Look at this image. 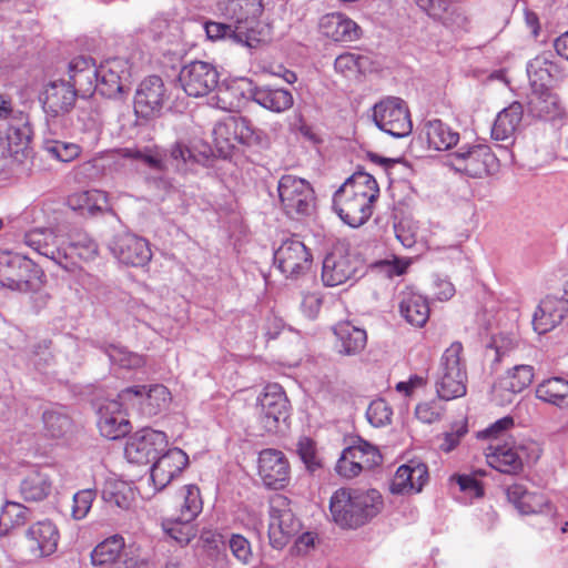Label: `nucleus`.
Returning <instances> with one entry per match:
<instances>
[{"label": "nucleus", "instance_id": "nucleus-37", "mask_svg": "<svg viewBox=\"0 0 568 568\" xmlns=\"http://www.w3.org/2000/svg\"><path fill=\"white\" fill-rule=\"evenodd\" d=\"M252 99L258 105L272 112L281 113L293 106L294 99L286 89L258 87L252 91Z\"/></svg>", "mask_w": 568, "mask_h": 568}, {"label": "nucleus", "instance_id": "nucleus-30", "mask_svg": "<svg viewBox=\"0 0 568 568\" xmlns=\"http://www.w3.org/2000/svg\"><path fill=\"white\" fill-rule=\"evenodd\" d=\"M42 435L51 440H68L74 433L72 418L62 407H50L41 416Z\"/></svg>", "mask_w": 568, "mask_h": 568}, {"label": "nucleus", "instance_id": "nucleus-40", "mask_svg": "<svg viewBox=\"0 0 568 568\" xmlns=\"http://www.w3.org/2000/svg\"><path fill=\"white\" fill-rule=\"evenodd\" d=\"M424 133L428 146L437 150H449L459 141V133L440 120H432L425 124Z\"/></svg>", "mask_w": 568, "mask_h": 568}, {"label": "nucleus", "instance_id": "nucleus-64", "mask_svg": "<svg viewBox=\"0 0 568 568\" xmlns=\"http://www.w3.org/2000/svg\"><path fill=\"white\" fill-rule=\"evenodd\" d=\"M449 0H415L416 6L430 19L439 21L448 10Z\"/></svg>", "mask_w": 568, "mask_h": 568}, {"label": "nucleus", "instance_id": "nucleus-8", "mask_svg": "<svg viewBox=\"0 0 568 568\" xmlns=\"http://www.w3.org/2000/svg\"><path fill=\"white\" fill-rule=\"evenodd\" d=\"M119 398L126 406L138 408L142 415L148 417L165 410L172 400L169 388L162 384L134 385L122 389Z\"/></svg>", "mask_w": 568, "mask_h": 568}, {"label": "nucleus", "instance_id": "nucleus-33", "mask_svg": "<svg viewBox=\"0 0 568 568\" xmlns=\"http://www.w3.org/2000/svg\"><path fill=\"white\" fill-rule=\"evenodd\" d=\"M172 503L175 511L173 516L185 521H194L203 508L200 488L193 484L181 487L175 493Z\"/></svg>", "mask_w": 568, "mask_h": 568}, {"label": "nucleus", "instance_id": "nucleus-34", "mask_svg": "<svg viewBox=\"0 0 568 568\" xmlns=\"http://www.w3.org/2000/svg\"><path fill=\"white\" fill-rule=\"evenodd\" d=\"M97 69L93 60L87 57H77L69 63L70 85L77 91L89 93L95 87Z\"/></svg>", "mask_w": 568, "mask_h": 568}, {"label": "nucleus", "instance_id": "nucleus-45", "mask_svg": "<svg viewBox=\"0 0 568 568\" xmlns=\"http://www.w3.org/2000/svg\"><path fill=\"white\" fill-rule=\"evenodd\" d=\"M124 550V539L114 535L101 541L91 552V561L94 566H104L120 558Z\"/></svg>", "mask_w": 568, "mask_h": 568}, {"label": "nucleus", "instance_id": "nucleus-17", "mask_svg": "<svg viewBox=\"0 0 568 568\" xmlns=\"http://www.w3.org/2000/svg\"><path fill=\"white\" fill-rule=\"evenodd\" d=\"M59 540L57 525L48 519L32 524L24 532V546L33 559L52 556L58 549Z\"/></svg>", "mask_w": 568, "mask_h": 568}, {"label": "nucleus", "instance_id": "nucleus-52", "mask_svg": "<svg viewBox=\"0 0 568 568\" xmlns=\"http://www.w3.org/2000/svg\"><path fill=\"white\" fill-rule=\"evenodd\" d=\"M240 91L233 85H221L210 99V104L223 111L233 112L241 105Z\"/></svg>", "mask_w": 568, "mask_h": 568}, {"label": "nucleus", "instance_id": "nucleus-59", "mask_svg": "<svg viewBox=\"0 0 568 568\" xmlns=\"http://www.w3.org/2000/svg\"><path fill=\"white\" fill-rule=\"evenodd\" d=\"M518 511L523 515L551 513V505L544 495L528 493Z\"/></svg>", "mask_w": 568, "mask_h": 568}, {"label": "nucleus", "instance_id": "nucleus-48", "mask_svg": "<svg viewBox=\"0 0 568 568\" xmlns=\"http://www.w3.org/2000/svg\"><path fill=\"white\" fill-rule=\"evenodd\" d=\"M162 528L168 536L181 546L187 545L196 536L193 521H185L176 516L163 520Z\"/></svg>", "mask_w": 568, "mask_h": 568}, {"label": "nucleus", "instance_id": "nucleus-31", "mask_svg": "<svg viewBox=\"0 0 568 568\" xmlns=\"http://www.w3.org/2000/svg\"><path fill=\"white\" fill-rule=\"evenodd\" d=\"M567 307L562 300L546 296L537 307L532 325L538 334H545L555 328L565 317Z\"/></svg>", "mask_w": 568, "mask_h": 568}, {"label": "nucleus", "instance_id": "nucleus-7", "mask_svg": "<svg viewBox=\"0 0 568 568\" xmlns=\"http://www.w3.org/2000/svg\"><path fill=\"white\" fill-rule=\"evenodd\" d=\"M281 206L288 216L308 215L315 204L312 185L296 175H283L277 183Z\"/></svg>", "mask_w": 568, "mask_h": 568}, {"label": "nucleus", "instance_id": "nucleus-23", "mask_svg": "<svg viewBox=\"0 0 568 568\" xmlns=\"http://www.w3.org/2000/svg\"><path fill=\"white\" fill-rule=\"evenodd\" d=\"M258 475L268 488L281 489L290 480V465L281 450L264 449L258 457Z\"/></svg>", "mask_w": 568, "mask_h": 568}, {"label": "nucleus", "instance_id": "nucleus-22", "mask_svg": "<svg viewBox=\"0 0 568 568\" xmlns=\"http://www.w3.org/2000/svg\"><path fill=\"white\" fill-rule=\"evenodd\" d=\"M166 100V90L162 79L151 75L144 79L138 87L134 95L135 113L142 118H150L163 108Z\"/></svg>", "mask_w": 568, "mask_h": 568}, {"label": "nucleus", "instance_id": "nucleus-46", "mask_svg": "<svg viewBox=\"0 0 568 568\" xmlns=\"http://www.w3.org/2000/svg\"><path fill=\"white\" fill-rule=\"evenodd\" d=\"M30 510L20 503L6 501L0 511V536L8 535L12 529L24 525Z\"/></svg>", "mask_w": 568, "mask_h": 568}, {"label": "nucleus", "instance_id": "nucleus-47", "mask_svg": "<svg viewBox=\"0 0 568 568\" xmlns=\"http://www.w3.org/2000/svg\"><path fill=\"white\" fill-rule=\"evenodd\" d=\"M556 65L549 61L545 55H537L527 67V74L530 80L531 88H546L549 87L552 78V71Z\"/></svg>", "mask_w": 568, "mask_h": 568}, {"label": "nucleus", "instance_id": "nucleus-43", "mask_svg": "<svg viewBox=\"0 0 568 568\" xmlns=\"http://www.w3.org/2000/svg\"><path fill=\"white\" fill-rule=\"evenodd\" d=\"M335 335L341 342V352L353 355L364 349L367 341L366 332L348 322L339 323L334 328Z\"/></svg>", "mask_w": 568, "mask_h": 568}, {"label": "nucleus", "instance_id": "nucleus-54", "mask_svg": "<svg viewBox=\"0 0 568 568\" xmlns=\"http://www.w3.org/2000/svg\"><path fill=\"white\" fill-rule=\"evenodd\" d=\"M43 150L51 158L65 163L75 160L81 153V148L78 144L58 140L47 141Z\"/></svg>", "mask_w": 568, "mask_h": 568}, {"label": "nucleus", "instance_id": "nucleus-38", "mask_svg": "<svg viewBox=\"0 0 568 568\" xmlns=\"http://www.w3.org/2000/svg\"><path fill=\"white\" fill-rule=\"evenodd\" d=\"M51 489L50 476L40 469L28 473L20 484V494L26 501H41L50 495Z\"/></svg>", "mask_w": 568, "mask_h": 568}, {"label": "nucleus", "instance_id": "nucleus-15", "mask_svg": "<svg viewBox=\"0 0 568 568\" xmlns=\"http://www.w3.org/2000/svg\"><path fill=\"white\" fill-rule=\"evenodd\" d=\"M111 253L123 264L144 266L152 258L149 242L129 232H120L109 242Z\"/></svg>", "mask_w": 568, "mask_h": 568}, {"label": "nucleus", "instance_id": "nucleus-13", "mask_svg": "<svg viewBox=\"0 0 568 568\" xmlns=\"http://www.w3.org/2000/svg\"><path fill=\"white\" fill-rule=\"evenodd\" d=\"M166 446L168 437L163 432L143 428L129 438L124 454L130 463L148 464L156 459Z\"/></svg>", "mask_w": 568, "mask_h": 568}, {"label": "nucleus", "instance_id": "nucleus-50", "mask_svg": "<svg viewBox=\"0 0 568 568\" xmlns=\"http://www.w3.org/2000/svg\"><path fill=\"white\" fill-rule=\"evenodd\" d=\"M368 58L352 52L339 54L334 62V69L344 78H355L366 68Z\"/></svg>", "mask_w": 568, "mask_h": 568}, {"label": "nucleus", "instance_id": "nucleus-1", "mask_svg": "<svg viewBox=\"0 0 568 568\" xmlns=\"http://www.w3.org/2000/svg\"><path fill=\"white\" fill-rule=\"evenodd\" d=\"M217 10L227 22H205L209 39H226L248 49L256 48L264 40L260 29V18L264 11L262 0H221Z\"/></svg>", "mask_w": 568, "mask_h": 568}, {"label": "nucleus", "instance_id": "nucleus-4", "mask_svg": "<svg viewBox=\"0 0 568 568\" xmlns=\"http://www.w3.org/2000/svg\"><path fill=\"white\" fill-rule=\"evenodd\" d=\"M463 345L454 342L440 357L435 387L440 399L450 400L466 394L467 372L462 361Z\"/></svg>", "mask_w": 568, "mask_h": 568}, {"label": "nucleus", "instance_id": "nucleus-27", "mask_svg": "<svg viewBox=\"0 0 568 568\" xmlns=\"http://www.w3.org/2000/svg\"><path fill=\"white\" fill-rule=\"evenodd\" d=\"M534 379V368L530 365H516L503 376L498 385L494 387L496 398L500 397V403H511L513 396L523 392Z\"/></svg>", "mask_w": 568, "mask_h": 568}, {"label": "nucleus", "instance_id": "nucleus-19", "mask_svg": "<svg viewBox=\"0 0 568 568\" xmlns=\"http://www.w3.org/2000/svg\"><path fill=\"white\" fill-rule=\"evenodd\" d=\"M129 79V62L122 58L110 59L97 69L94 90L106 98H116Z\"/></svg>", "mask_w": 568, "mask_h": 568}, {"label": "nucleus", "instance_id": "nucleus-25", "mask_svg": "<svg viewBox=\"0 0 568 568\" xmlns=\"http://www.w3.org/2000/svg\"><path fill=\"white\" fill-rule=\"evenodd\" d=\"M23 242L40 255L64 266L67 252L62 248V241L53 229L34 227L24 234Z\"/></svg>", "mask_w": 568, "mask_h": 568}, {"label": "nucleus", "instance_id": "nucleus-58", "mask_svg": "<svg viewBox=\"0 0 568 568\" xmlns=\"http://www.w3.org/2000/svg\"><path fill=\"white\" fill-rule=\"evenodd\" d=\"M97 497L94 489H82L74 494L71 515L73 519L81 520L89 514L92 503Z\"/></svg>", "mask_w": 568, "mask_h": 568}, {"label": "nucleus", "instance_id": "nucleus-49", "mask_svg": "<svg viewBox=\"0 0 568 568\" xmlns=\"http://www.w3.org/2000/svg\"><path fill=\"white\" fill-rule=\"evenodd\" d=\"M349 458L356 462V466L362 471L363 469H371L381 463L382 456L377 448L371 444L363 442L356 446L345 448Z\"/></svg>", "mask_w": 568, "mask_h": 568}, {"label": "nucleus", "instance_id": "nucleus-32", "mask_svg": "<svg viewBox=\"0 0 568 568\" xmlns=\"http://www.w3.org/2000/svg\"><path fill=\"white\" fill-rule=\"evenodd\" d=\"M427 479V468L424 464L400 466L390 484L393 494L419 493Z\"/></svg>", "mask_w": 568, "mask_h": 568}, {"label": "nucleus", "instance_id": "nucleus-60", "mask_svg": "<svg viewBox=\"0 0 568 568\" xmlns=\"http://www.w3.org/2000/svg\"><path fill=\"white\" fill-rule=\"evenodd\" d=\"M444 413V407L438 400H429L422 403L416 406L415 415L416 417L427 424L435 423L440 419Z\"/></svg>", "mask_w": 568, "mask_h": 568}, {"label": "nucleus", "instance_id": "nucleus-9", "mask_svg": "<svg viewBox=\"0 0 568 568\" xmlns=\"http://www.w3.org/2000/svg\"><path fill=\"white\" fill-rule=\"evenodd\" d=\"M373 120L378 129L395 138L407 136L413 130L407 105L396 97H388L376 103Z\"/></svg>", "mask_w": 568, "mask_h": 568}, {"label": "nucleus", "instance_id": "nucleus-26", "mask_svg": "<svg viewBox=\"0 0 568 568\" xmlns=\"http://www.w3.org/2000/svg\"><path fill=\"white\" fill-rule=\"evenodd\" d=\"M320 32L334 42H355L362 37L361 27L343 13H327L320 19Z\"/></svg>", "mask_w": 568, "mask_h": 568}, {"label": "nucleus", "instance_id": "nucleus-21", "mask_svg": "<svg viewBox=\"0 0 568 568\" xmlns=\"http://www.w3.org/2000/svg\"><path fill=\"white\" fill-rule=\"evenodd\" d=\"M123 403L119 399L105 400L98 410V427L106 439L115 440L130 433V423L124 413Z\"/></svg>", "mask_w": 568, "mask_h": 568}, {"label": "nucleus", "instance_id": "nucleus-6", "mask_svg": "<svg viewBox=\"0 0 568 568\" xmlns=\"http://www.w3.org/2000/svg\"><path fill=\"white\" fill-rule=\"evenodd\" d=\"M258 142V133L243 116H227L213 129V143L222 158L230 156L239 143L251 145Z\"/></svg>", "mask_w": 568, "mask_h": 568}, {"label": "nucleus", "instance_id": "nucleus-2", "mask_svg": "<svg viewBox=\"0 0 568 568\" xmlns=\"http://www.w3.org/2000/svg\"><path fill=\"white\" fill-rule=\"evenodd\" d=\"M378 195L379 187L375 178L357 171L335 192L333 206L345 224L358 227L372 216Z\"/></svg>", "mask_w": 568, "mask_h": 568}, {"label": "nucleus", "instance_id": "nucleus-28", "mask_svg": "<svg viewBox=\"0 0 568 568\" xmlns=\"http://www.w3.org/2000/svg\"><path fill=\"white\" fill-rule=\"evenodd\" d=\"M75 90L64 81L49 83L42 94V104L47 113L53 116L68 113L74 105Z\"/></svg>", "mask_w": 568, "mask_h": 568}, {"label": "nucleus", "instance_id": "nucleus-55", "mask_svg": "<svg viewBox=\"0 0 568 568\" xmlns=\"http://www.w3.org/2000/svg\"><path fill=\"white\" fill-rule=\"evenodd\" d=\"M439 22L452 32H467L470 24L466 13L452 2L448 3V10L443 13Z\"/></svg>", "mask_w": 568, "mask_h": 568}, {"label": "nucleus", "instance_id": "nucleus-41", "mask_svg": "<svg viewBox=\"0 0 568 568\" xmlns=\"http://www.w3.org/2000/svg\"><path fill=\"white\" fill-rule=\"evenodd\" d=\"M102 498L111 508L129 510L135 500V491L130 484L113 480L105 485L102 491Z\"/></svg>", "mask_w": 568, "mask_h": 568}, {"label": "nucleus", "instance_id": "nucleus-20", "mask_svg": "<svg viewBox=\"0 0 568 568\" xmlns=\"http://www.w3.org/2000/svg\"><path fill=\"white\" fill-rule=\"evenodd\" d=\"M30 263L26 257L8 251L0 252V284L11 290L30 292L34 290L28 277Z\"/></svg>", "mask_w": 568, "mask_h": 568}, {"label": "nucleus", "instance_id": "nucleus-35", "mask_svg": "<svg viewBox=\"0 0 568 568\" xmlns=\"http://www.w3.org/2000/svg\"><path fill=\"white\" fill-rule=\"evenodd\" d=\"M523 119V106L518 102L511 103L500 111L491 128V138L496 141L508 142L513 139Z\"/></svg>", "mask_w": 568, "mask_h": 568}, {"label": "nucleus", "instance_id": "nucleus-3", "mask_svg": "<svg viewBox=\"0 0 568 568\" xmlns=\"http://www.w3.org/2000/svg\"><path fill=\"white\" fill-rule=\"evenodd\" d=\"M382 496L376 489H337L329 500L333 521L342 528H357L382 509Z\"/></svg>", "mask_w": 568, "mask_h": 568}, {"label": "nucleus", "instance_id": "nucleus-63", "mask_svg": "<svg viewBox=\"0 0 568 568\" xmlns=\"http://www.w3.org/2000/svg\"><path fill=\"white\" fill-rule=\"evenodd\" d=\"M297 452L306 465L307 469L314 471L320 467V462L316 457L315 445L310 438H302L297 445Z\"/></svg>", "mask_w": 568, "mask_h": 568}, {"label": "nucleus", "instance_id": "nucleus-24", "mask_svg": "<svg viewBox=\"0 0 568 568\" xmlns=\"http://www.w3.org/2000/svg\"><path fill=\"white\" fill-rule=\"evenodd\" d=\"M189 464L187 455L180 448L165 449L151 468V479L156 489L165 488Z\"/></svg>", "mask_w": 568, "mask_h": 568}, {"label": "nucleus", "instance_id": "nucleus-51", "mask_svg": "<svg viewBox=\"0 0 568 568\" xmlns=\"http://www.w3.org/2000/svg\"><path fill=\"white\" fill-rule=\"evenodd\" d=\"M105 352L112 363L126 369H138L146 363L143 355L133 353L120 345H110Z\"/></svg>", "mask_w": 568, "mask_h": 568}, {"label": "nucleus", "instance_id": "nucleus-42", "mask_svg": "<svg viewBox=\"0 0 568 568\" xmlns=\"http://www.w3.org/2000/svg\"><path fill=\"white\" fill-rule=\"evenodd\" d=\"M536 397L545 403L564 407L568 404V381L561 377L548 378L536 387Z\"/></svg>", "mask_w": 568, "mask_h": 568}, {"label": "nucleus", "instance_id": "nucleus-36", "mask_svg": "<svg viewBox=\"0 0 568 568\" xmlns=\"http://www.w3.org/2000/svg\"><path fill=\"white\" fill-rule=\"evenodd\" d=\"M68 203L74 211L83 215L94 216L110 209L108 193L101 190H90L72 194Z\"/></svg>", "mask_w": 568, "mask_h": 568}, {"label": "nucleus", "instance_id": "nucleus-53", "mask_svg": "<svg viewBox=\"0 0 568 568\" xmlns=\"http://www.w3.org/2000/svg\"><path fill=\"white\" fill-rule=\"evenodd\" d=\"M118 156L129 159L131 161L142 162L151 169L161 170L163 168L162 158L149 148L139 149L122 148L115 151Z\"/></svg>", "mask_w": 568, "mask_h": 568}, {"label": "nucleus", "instance_id": "nucleus-44", "mask_svg": "<svg viewBox=\"0 0 568 568\" xmlns=\"http://www.w3.org/2000/svg\"><path fill=\"white\" fill-rule=\"evenodd\" d=\"M528 105L530 112L537 116H549L557 113L559 109V100L552 94L548 87L532 88L528 97Z\"/></svg>", "mask_w": 568, "mask_h": 568}, {"label": "nucleus", "instance_id": "nucleus-56", "mask_svg": "<svg viewBox=\"0 0 568 568\" xmlns=\"http://www.w3.org/2000/svg\"><path fill=\"white\" fill-rule=\"evenodd\" d=\"M69 246L85 261L93 260L98 255V244L85 233L73 234Z\"/></svg>", "mask_w": 568, "mask_h": 568}, {"label": "nucleus", "instance_id": "nucleus-39", "mask_svg": "<svg viewBox=\"0 0 568 568\" xmlns=\"http://www.w3.org/2000/svg\"><path fill=\"white\" fill-rule=\"evenodd\" d=\"M486 454L487 463L493 468L504 474H518L523 469V460L515 447L490 446Z\"/></svg>", "mask_w": 568, "mask_h": 568}, {"label": "nucleus", "instance_id": "nucleus-57", "mask_svg": "<svg viewBox=\"0 0 568 568\" xmlns=\"http://www.w3.org/2000/svg\"><path fill=\"white\" fill-rule=\"evenodd\" d=\"M392 415V408L382 398L373 400L366 410L368 422L375 427H382L389 424Z\"/></svg>", "mask_w": 568, "mask_h": 568}, {"label": "nucleus", "instance_id": "nucleus-61", "mask_svg": "<svg viewBox=\"0 0 568 568\" xmlns=\"http://www.w3.org/2000/svg\"><path fill=\"white\" fill-rule=\"evenodd\" d=\"M229 548L232 555L243 564H248L252 559L251 544L242 535L233 534L229 539Z\"/></svg>", "mask_w": 568, "mask_h": 568}, {"label": "nucleus", "instance_id": "nucleus-16", "mask_svg": "<svg viewBox=\"0 0 568 568\" xmlns=\"http://www.w3.org/2000/svg\"><path fill=\"white\" fill-rule=\"evenodd\" d=\"M274 263L286 277H297L311 268L312 255L302 241L292 237L275 251Z\"/></svg>", "mask_w": 568, "mask_h": 568}, {"label": "nucleus", "instance_id": "nucleus-10", "mask_svg": "<svg viewBox=\"0 0 568 568\" xmlns=\"http://www.w3.org/2000/svg\"><path fill=\"white\" fill-rule=\"evenodd\" d=\"M362 268L361 261L344 244L335 245L326 254L322 267V281L326 286H338L354 281Z\"/></svg>", "mask_w": 568, "mask_h": 568}, {"label": "nucleus", "instance_id": "nucleus-62", "mask_svg": "<svg viewBox=\"0 0 568 568\" xmlns=\"http://www.w3.org/2000/svg\"><path fill=\"white\" fill-rule=\"evenodd\" d=\"M396 239L405 247H413L417 241L416 227L409 221H399L394 224Z\"/></svg>", "mask_w": 568, "mask_h": 568}, {"label": "nucleus", "instance_id": "nucleus-29", "mask_svg": "<svg viewBox=\"0 0 568 568\" xmlns=\"http://www.w3.org/2000/svg\"><path fill=\"white\" fill-rule=\"evenodd\" d=\"M398 307L400 315L413 326L423 327L428 321L427 300L412 287H406L398 293Z\"/></svg>", "mask_w": 568, "mask_h": 568}, {"label": "nucleus", "instance_id": "nucleus-12", "mask_svg": "<svg viewBox=\"0 0 568 568\" xmlns=\"http://www.w3.org/2000/svg\"><path fill=\"white\" fill-rule=\"evenodd\" d=\"M450 165L468 176L483 178L493 172L496 158L484 144L462 146L450 155Z\"/></svg>", "mask_w": 568, "mask_h": 568}, {"label": "nucleus", "instance_id": "nucleus-18", "mask_svg": "<svg viewBox=\"0 0 568 568\" xmlns=\"http://www.w3.org/2000/svg\"><path fill=\"white\" fill-rule=\"evenodd\" d=\"M258 405L261 422L266 432H276L280 423L287 419L288 399L281 385H266L258 397Z\"/></svg>", "mask_w": 568, "mask_h": 568}, {"label": "nucleus", "instance_id": "nucleus-11", "mask_svg": "<svg viewBox=\"0 0 568 568\" xmlns=\"http://www.w3.org/2000/svg\"><path fill=\"white\" fill-rule=\"evenodd\" d=\"M220 73L205 61H192L180 70L179 82L183 91L193 98L205 97L217 88Z\"/></svg>", "mask_w": 568, "mask_h": 568}, {"label": "nucleus", "instance_id": "nucleus-5", "mask_svg": "<svg viewBox=\"0 0 568 568\" xmlns=\"http://www.w3.org/2000/svg\"><path fill=\"white\" fill-rule=\"evenodd\" d=\"M0 132L4 133V141L0 143L1 156L12 159L23 170L29 171L33 159L29 116L17 113L6 123V128L0 126Z\"/></svg>", "mask_w": 568, "mask_h": 568}, {"label": "nucleus", "instance_id": "nucleus-14", "mask_svg": "<svg viewBox=\"0 0 568 568\" xmlns=\"http://www.w3.org/2000/svg\"><path fill=\"white\" fill-rule=\"evenodd\" d=\"M268 537L274 548H283L300 529V520L287 507L286 498L277 497L270 510Z\"/></svg>", "mask_w": 568, "mask_h": 568}]
</instances>
